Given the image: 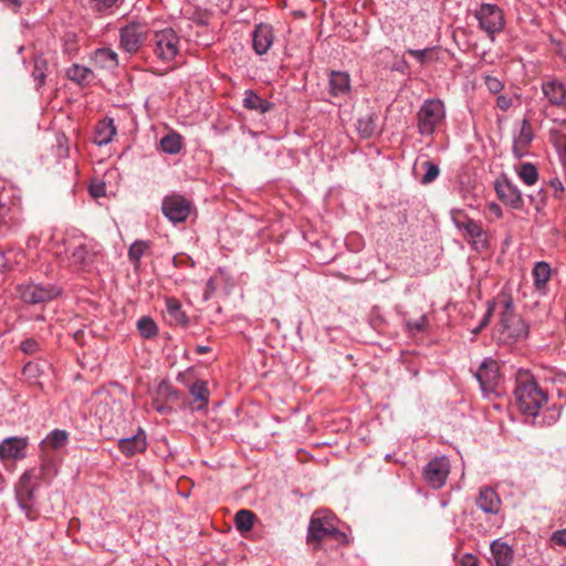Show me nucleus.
Listing matches in <instances>:
<instances>
[{
    "mask_svg": "<svg viewBox=\"0 0 566 566\" xmlns=\"http://www.w3.org/2000/svg\"><path fill=\"white\" fill-rule=\"evenodd\" d=\"M28 438L9 437L0 442V460L2 462L22 460L27 455Z\"/></svg>",
    "mask_w": 566,
    "mask_h": 566,
    "instance_id": "nucleus-13",
    "label": "nucleus"
},
{
    "mask_svg": "<svg viewBox=\"0 0 566 566\" xmlns=\"http://www.w3.org/2000/svg\"><path fill=\"white\" fill-rule=\"evenodd\" d=\"M1 1L4 2L7 6L12 7L14 9H18L21 6L20 0H1Z\"/></svg>",
    "mask_w": 566,
    "mask_h": 566,
    "instance_id": "nucleus-55",
    "label": "nucleus"
},
{
    "mask_svg": "<svg viewBox=\"0 0 566 566\" xmlns=\"http://www.w3.org/2000/svg\"><path fill=\"white\" fill-rule=\"evenodd\" d=\"M428 324H429V321H428V316L426 314L421 315L417 319L406 321V327L410 334H417V333L424 331L427 328Z\"/></svg>",
    "mask_w": 566,
    "mask_h": 566,
    "instance_id": "nucleus-43",
    "label": "nucleus"
},
{
    "mask_svg": "<svg viewBox=\"0 0 566 566\" xmlns=\"http://www.w3.org/2000/svg\"><path fill=\"white\" fill-rule=\"evenodd\" d=\"M495 191L499 197V199L510 206L513 209H522L524 206V200L522 197L521 190L517 188L516 185L511 182L507 179L504 180H497L495 182Z\"/></svg>",
    "mask_w": 566,
    "mask_h": 566,
    "instance_id": "nucleus-15",
    "label": "nucleus"
},
{
    "mask_svg": "<svg viewBox=\"0 0 566 566\" xmlns=\"http://www.w3.org/2000/svg\"><path fill=\"white\" fill-rule=\"evenodd\" d=\"M20 349L27 355H34L40 350V344L34 338H27L21 343Z\"/></svg>",
    "mask_w": 566,
    "mask_h": 566,
    "instance_id": "nucleus-46",
    "label": "nucleus"
},
{
    "mask_svg": "<svg viewBox=\"0 0 566 566\" xmlns=\"http://www.w3.org/2000/svg\"><path fill=\"white\" fill-rule=\"evenodd\" d=\"M492 313H493V305L490 304L484 317L481 321L480 326L474 331V333H478L480 329H482L489 323Z\"/></svg>",
    "mask_w": 566,
    "mask_h": 566,
    "instance_id": "nucleus-49",
    "label": "nucleus"
},
{
    "mask_svg": "<svg viewBox=\"0 0 566 566\" xmlns=\"http://www.w3.org/2000/svg\"><path fill=\"white\" fill-rule=\"evenodd\" d=\"M488 208L490 212L493 213L496 218H501L503 216L502 209L497 203L491 202L489 203Z\"/></svg>",
    "mask_w": 566,
    "mask_h": 566,
    "instance_id": "nucleus-50",
    "label": "nucleus"
},
{
    "mask_svg": "<svg viewBox=\"0 0 566 566\" xmlns=\"http://www.w3.org/2000/svg\"><path fill=\"white\" fill-rule=\"evenodd\" d=\"M146 448V433L142 428H139L134 436L118 440V449L126 457H133L135 454L143 453Z\"/></svg>",
    "mask_w": 566,
    "mask_h": 566,
    "instance_id": "nucleus-19",
    "label": "nucleus"
},
{
    "mask_svg": "<svg viewBox=\"0 0 566 566\" xmlns=\"http://www.w3.org/2000/svg\"><path fill=\"white\" fill-rule=\"evenodd\" d=\"M499 333L500 339L507 344L524 340L528 337L530 326L525 319L515 313L512 297H506L503 301Z\"/></svg>",
    "mask_w": 566,
    "mask_h": 566,
    "instance_id": "nucleus-2",
    "label": "nucleus"
},
{
    "mask_svg": "<svg viewBox=\"0 0 566 566\" xmlns=\"http://www.w3.org/2000/svg\"><path fill=\"white\" fill-rule=\"evenodd\" d=\"M534 138L532 125L527 118L521 123L520 130L514 134L513 138V154L516 158H522L525 155L526 148L530 146Z\"/></svg>",
    "mask_w": 566,
    "mask_h": 566,
    "instance_id": "nucleus-20",
    "label": "nucleus"
},
{
    "mask_svg": "<svg viewBox=\"0 0 566 566\" xmlns=\"http://www.w3.org/2000/svg\"><path fill=\"white\" fill-rule=\"evenodd\" d=\"M407 53L415 57L420 64L437 60L436 48H426L422 50L409 49Z\"/></svg>",
    "mask_w": 566,
    "mask_h": 566,
    "instance_id": "nucleus-38",
    "label": "nucleus"
},
{
    "mask_svg": "<svg viewBox=\"0 0 566 566\" xmlns=\"http://www.w3.org/2000/svg\"><path fill=\"white\" fill-rule=\"evenodd\" d=\"M166 314L170 324L187 325L188 317L181 308V304L176 298L166 300Z\"/></svg>",
    "mask_w": 566,
    "mask_h": 566,
    "instance_id": "nucleus-31",
    "label": "nucleus"
},
{
    "mask_svg": "<svg viewBox=\"0 0 566 566\" xmlns=\"http://www.w3.org/2000/svg\"><path fill=\"white\" fill-rule=\"evenodd\" d=\"M148 36L146 24L132 21L119 29V46L128 54L137 53Z\"/></svg>",
    "mask_w": 566,
    "mask_h": 566,
    "instance_id": "nucleus-8",
    "label": "nucleus"
},
{
    "mask_svg": "<svg viewBox=\"0 0 566 566\" xmlns=\"http://www.w3.org/2000/svg\"><path fill=\"white\" fill-rule=\"evenodd\" d=\"M147 249L148 244L145 241H136L130 245L128 250V256L129 260L135 264V266H138L139 261Z\"/></svg>",
    "mask_w": 566,
    "mask_h": 566,
    "instance_id": "nucleus-41",
    "label": "nucleus"
},
{
    "mask_svg": "<svg viewBox=\"0 0 566 566\" xmlns=\"http://www.w3.org/2000/svg\"><path fill=\"white\" fill-rule=\"evenodd\" d=\"M491 554L495 566H510L514 558L512 546L501 539H495L491 544Z\"/></svg>",
    "mask_w": 566,
    "mask_h": 566,
    "instance_id": "nucleus-22",
    "label": "nucleus"
},
{
    "mask_svg": "<svg viewBox=\"0 0 566 566\" xmlns=\"http://www.w3.org/2000/svg\"><path fill=\"white\" fill-rule=\"evenodd\" d=\"M91 193L94 197H101L104 193V185L91 187Z\"/></svg>",
    "mask_w": 566,
    "mask_h": 566,
    "instance_id": "nucleus-54",
    "label": "nucleus"
},
{
    "mask_svg": "<svg viewBox=\"0 0 566 566\" xmlns=\"http://www.w3.org/2000/svg\"><path fill=\"white\" fill-rule=\"evenodd\" d=\"M534 285L535 289L541 293L545 294V287L547 282L551 279V268L546 262H537L535 263L533 271Z\"/></svg>",
    "mask_w": 566,
    "mask_h": 566,
    "instance_id": "nucleus-30",
    "label": "nucleus"
},
{
    "mask_svg": "<svg viewBox=\"0 0 566 566\" xmlns=\"http://www.w3.org/2000/svg\"><path fill=\"white\" fill-rule=\"evenodd\" d=\"M179 35L171 28L155 32V55L164 62L172 61L179 53Z\"/></svg>",
    "mask_w": 566,
    "mask_h": 566,
    "instance_id": "nucleus-9",
    "label": "nucleus"
},
{
    "mask_svg": "<svg viewBox=\"0 0 566 566\" xmlns=\"http://www.w3.org/2000/svg\"><path fill=\"white\" fill-rule=\"evenodd\" d=\"M93 258L94 253L85 244H80L69 258L70 265L75 270H86L93 262Z\"/></svg>",
    "mask_w": 566,
    "mask_h": 566,
    "instance_id": "nucleus-27",
    "label": "nucleus"
},
{
    "mask_svg": "<svg viewBox=\"0 0 566 566\" xmlns=\"http://www.w3.org/2000/svg\"><path fill=\"white\" fill-rule=\"evenodd\" d=\"M548 315H549L548 308L546 306L542 307L539 310V313H538L537 317H536V323L544 322L548 317Z\"/></svg>",
    "mask_w": 566,
    "mask_h": 566,
    "instance_id": "nucleus-52",
    "label": "nucleus"
},
{
    "mask_svg": "<svg viewBox=\"0 0 566 566\" xmlns=\"http://www.w3.org/2000/svg\"><path fill=\"white\" fill-rule=\"evenodd\" d=\"M18 203L15 188L7 180L0 179V227L9 229L14 223Z\"/></svg>",
    "mask_w": 566,
    "mask_h": 566,
    "instance_id": "nucleus-10",
    "label": "nucleus"
},
{
    "mask_svg": "<svg viewBox=\"0 0 566 566\" xmlns=\"http://www.w3.org/2000/svg\"><path fill=\"white\" fill-rule=\"evenodd\" d=\"M475 504L485 514H497L502 502L493 488L484 485L479 490Z\"/></svg>",
    "mask_w": 566,
    "mask_h": 566,
    "instance_id": "nucleus-17",
    "label": "nucleus"
},
{
    "mask_svg": "<svg viewBox=\"0 0 566 566\" xmlns=\"http://www.w3.org/2000/svg\"><path fill=\"white\" fill-rule=\"evenodd\" d=\"M551 184H552V187L555 190V196L556 197H560V193L564 191V187H563L562 181L558 180V179H555V180H552Z\"/></svg>",
    "mask_w": 566,
    "mask_h": 566,
    "instance_id": "nucleus-51",
    "label": "nucleus"
},
{
    "mask_svg": "<svg viewBox=\"0 0 566 566\" xmlns=\"http://www.w3.org/2000/svg\"><path fill=\"white\" fill-rule=\"evenodd\" d=\"M378 117L375 112L368 111L365 115L358 117L356 123L357 133L361 138H370L380 132L377 123Z\"/></svg>",
    "mask_w": 566,
    "mask_h": 566,
    "instance_id": "nucleus-23",
    "label": "nucleus"
},
{
    "mask_svg": "<svg viewBox=\"0 0 566 566\" xmlns=\"http://www.w3.org/2000/svg\"><path fill=\"white\" fill-rule=\"evenodd\" d=\"M517 408L528 416H537L538 410L547 401V394L528 376L517 379L514 390Z\"/></svg>",
    "mask_w": 566,
    "mask_h": 566,
    "instance_id": "nucleus-1",
    "label": "nucleus"
},
{
    "mask_svg": "<svg viewBox=\"0 0 566 566\" xmlns=\"http://www.w3.org/2000/svg\"><path fill=\"white\" fill-rule=\"evenodd\" d=\"M483 78H484L485 86L493 94L500 93L503 90V87H504L503 82L500 78L495 77V76L484 75Z\"/></svg>",
    "mask_w": 566,
    "mask_h": 566,
    "instance_id": "nucleus-45",
    "label": "nucleus"
},
{
    "mask_svg": "<svg viewBox=\"0 0 566 566\" xmlns=\"http://www.w3.org/2000/svg\"><path fill=\"white\" fill-rule=\"evenodd\" d=\"M422 167L426 170V172L421 178V184L428 185L438 178L440 174V168L438 165L433 164L432 161L426 160L424 163H422Z\"/></svg>",
    "mask_w": 566,
    "mask_h": 566,
    "instance_id": "nucleus-42",
    "label": "nucleus"
},
{
    "mask_svg": "<svg viewBox=\"0 0 566 566\" xmlns=\"http://www.w3.org/2000/svg\"><path fill=\"white\" fill-rule=\"evenodd\" d=\"M460 566H476V560L472 555H467L461 560Z\"/></svg>",
    "mask_w": 566,
    "mask_h": 566,
    "instance_id": "nucleus-53",
    "label": "nucleus"
},
{
    "mask_svg": "<svg viewBox=\"0 0 566 566\" xmlns=\"http://www.w3.org/2000/svg\"><path fill=\"white\" fill-rule=\"evenodd\" d=\"M496 106L502 111H507L512 106V99L507 96L500 95L496 98Z\"/></svg>",
    "mask_w": 566,
    "mask_h": 566,
    "instance_id": "nucleus-48",
    "label": "nucleus"
},
{
    "mask_svg": "<svg viewBox=\"0 0 566 566\" xmlns=\"http://www.w3.org/2000/svg\"><path fill=\"white\" fill-rule=\"evenodd\" d=\"M90 74L91 70L88 67L78 64H73L67 70V77L78 84L85 82Z\"/></svg>",
    "mask_w": 566,
    "mask_h": 566,
    "instance_id": "nucleus-40",
    "label": "nucleus"
},
{
    "mask_svg": "<svg viewBox=\"0 0 566 566\" xmlns=\"http://www.w3.org/2000/svg\"><path fill=\"white\" fill-rule=\"evenodd\" d=\"M542 92L552 105L566 108V86L562 82L556 80L544 82Z\"/></svg>",
    "mask_w": 566,
    "mask_h": 566,
    "instance_id": "nucleus-21",
    "label": "nucleus"
},
{
    "mask_svg": "<svg viewBox=\"0 0 566 566\" xmlns=\"http://www.w3.org/2000/svg\"><path fill=\"white\" fill-rule=\"evenodd\" d=\"M455 227L462 230L464 234L472 241L475 249L488 248L486 234L481 224L472 219L463 217V219L453 217Z\"/></svg>",
    "mask_w": 566,
    "mask_h": 566,
    "instance_id": "nucleus-14",
    "label": "nucleus"
},
{
    "mask_svg": "<svg viewBox=\"0 0 566 566\" xmlns=\"http://www.w3.org/2000/svg\"><path fill=\"white\" fill-rule=\"evenodd\" d=\"M116 132L114 119L106 117L95 126L94 143L98 146L108 145L116 135Z\"/></svg>",
    "mask_w": 566,
    "mask_h": 566,
    "instance_id": "nucleus-24",
    "label": "nucleus"
},
{
    "mask_svg": "<svg viewBox=\"0 0 566 566\" xmlns=\"http://www.w3.org/2000/svg\"><path fill=\"white\" fill-rule=\"evenodd\" d=\"M274 41L273 28L266 23H260L253 31V50L258 55L265 54Z\"/></svg>",
    "mask_w": 566,
    "mask_h": 566,
    "instance_id": "nucleus-18",
    "label": "nucleus"
},
{
    "mask_svg": "<svg viewBox=\"0 0 566 566\" xmlns=\"http://www.w3.org/2000/svg\"><path fill=\"white\" fill-rule=\"evenodd\" d=\"M42 472L38 469H32L23 473L17 486V497L19 506L24 511L29 520H35L38 514L33 511L31 501L34 492L40 485Z\"/></svg>",
    "mask_w": 566,
    "mask_h": 566,
    "instance_id": "nucleus-5",
    "label": "nucleus"
},
{
    "mask_svg": "<svg viewBox=\"0 0 566 566\" xmlns=\"http://www.w3.org/2000/svg\"><path fill=\"white\" fill-rule=\"evenodd\" d=\"M446 119V106L439 98L426 99L417 113V129L423 136H431Z\"/></svg>",
    "mask_w": 566,
    "mask_h": 566,
    "instance_id": "nucleus-3",
    "label": "nucleus"
},
{
    "mask_svg": "<svg viewBox=\"0 0 566 566\" xmlns=\"http://www.w3.org/2000/svg\"><path fill=\"white\" fill-rule=\"evenodd\" d=\"M474 17L479 21V27L483 30L492 40L494 35L500 33L505 25L503 11L492 3H482L479 9L475 10Z\"/></svg>",
    "mask_w": 566,
    "mask_h": 566,
    "instance_id": "nucleus-6",
    "label": "nucleus"
},
{
    "mask_svg": "<svg viewBox=\"0 0 566 566\" xmlns=\"http://www.w3.org/2000/svg\"><path fill=\"white\" fill-rule=\"evenodd\" d=\"M499 376V366L493 359H485L475 373V378L484 392H491L495 389Z\"/></svg>",
    "mask_w": 566,
    "mask_h": 566,
    "instance_id": "nucleus-16",
    "label": "nucleus"
},
{
    "mask_svg": "<svg viewBox=\"0 0 566 566\" xmlns=\"http://www.w3.org/2000/svg\"><path fill=\"white\" fill-rule=\"evenodd\" d=\"M196 352L198 354H206V353L210 352V347H208V346H198Z\"/></svg>",
    "mask_w": 566,
    "mask_h": 566,
    "instance_id": "nucleus-56",
    "label": "nucleus"
},
{
    "mask_svg": "<svg viewBox=\"0 0 566 566\" xmlns=\"http://www.w3.org/2000/svg\"><path fill=\"white\" fill-rule=\"evenodd\" d=\"M93 62L101 69L113 71L118 66V54L109 48H101L95 50Z\"/></svg>",
    "mask_w": 566,
    "mask_h": 566,
    "instance_id": "nucleus-26",
    "label": "nucleus"
},
{
    "mask_svg": "<svg viewBox=\"0 0 566 566\" xmlns=\"http://www.w3.org/2000/svg\"><path fill=\"white\" fill-rule=\"evenodd\" d=\"M344 536L337 530L336 517L327 512L316 511L310 522L307 532V542L318 544L325 538H338Z\"/></svg>",
    "mask_w": 566,
    "mask_h": 566,
    "instance_id": "nucleus-4",
    "label": "nucleus"
},
{
    "mask_svg": "<svg viewBox=\"0 0 566 566\" xmlns=\"http://www.w3.org/2000/svg\"><path fill=\"white\" fill-rule=\"evenodd\" d=\"M552 541L558 545L566 546V528L554 532Z\"/></svg>",
    "mask_w": 566,
    "mask_h": 566,
    "instance_id": "nucleus-47",
    "label": "nucleus"
},
{
    "mask_svg": "<svg viewBox=\"0 0 566 566\" xmlns=\"http://www.w3.org/2000/svg\"><path fill=\"white\" fill-rule=\"evenodd\" d=\"M48 62L42 56H36L33 62L32 77L35 81V87L39 90L44 85L46 78Z\"/></svg>",
    "mask_w": 566,
    "mask_h": 566,
    "instance_id": "nucleus-35",
    "label": "nucleus"
},
{
    "mask_svg": "<svg viewBox=\"0 0 566 566\" xmlns=\"http://www.w3.org/2000/svg\"><path fill=\"white\" fill-rule=\"evenodd\" d=\"M18 293L20 298L28 304H44L48 303L61 294L57 286L51 283H25L18 286Z\"/></svg>",
    "mask_w": 566,
    "mask_h": 566,
    "instance_id": "nucleus-7",
    "label": "nucleus"
},
{
    "mask_svg": "<svg viewBox=\"0 0 566 566\" xmlns=\"http://www.w3.org/2000/svg\"><path fill=\"white\" fill-rule=\"evenodd\" d=\"M450 473V462L447 457H436L423 468V478L432 489L442 488Z\"/></svg>",
    "mask_w": 566,
    "mask_h": 566,
    "instance_id": "nucleus-12",
    "label": "nucleus"
},
{
    "mask_svg": "<svg viewBox=\"0 0 566 566\" xmlns=\"http://www.w3.org/2000/svg\"><path fill=\"white\" fill-rule=\"evenodd\" d=\"M189 392L193 397L195 402H198L193 410L201 411L205 410L209 402V389L207 387V382L203 380H197L189 387Z\"/></svg>",
    "mask_w": 566,
    "mask_h": 566,
    "instance_id": "nucleus-28",
    "label": "nucleus"
},
{
    "mask_svg": "<svg viewBox=\"0 0 566 566\" xmlns=\"http://www.w3.org/2000/svg\"><path fill=\"white\" fill-rule=\"evenodd\" d=\"M124 0H88L92 10L104 13L118 9Z\"/></svg>",
    "mask_w": 566,
    "mask_h": 566,
    "instance_id": "nucleus-36",
    "label": "nucleus"
},
{
    "mask_svg": "<svg viewBox=\"0 0 566 566\" xmlns=\"http://www.w3.org/2000/svg\"><path fill=\"white\" fill-rule=\"evenodd\" d=\"M243 106L250 111H256L261 114L269 112L273 104L262 97H260L254 91L248 90L244 92L242 102Z\"/></svg>",
    "mask_w": 566,
    "mask_h": 566,
    "instance_id": "nucleus-29",
    "label": "nucleus"
},
{
    "mask_svg": "<svg viewBox=\"0 0 566 566\" xmlns=\"http://www.w3.org/2000/svg\"><path fill=\"white\" fill-rule=\"evenodd\" d=\"M255 515L249 510H240L235 513L234 523L239 532H249L254 524Z\"/></svg>",
    "mask_w": 566,
    "mask_h": 566,
    "instance_id": "nucleus-34",
    "label": "nucleus"
},
{
    "mask_svg": "<svg viewBox=\"0 0 566 566\" xmlns=\"http://www.w3.org/2000/svg\"><path fill=\"white\" fill-rule=\"evenodd\" d=\"M518 176L527 186L534 185L538 179L537 169L531 163H524L521 165Z\"/></svg>",
    "mask_w": 566,
    "mask_h": 566,
    "instance_id": "nucleus-37",
    "label": "nucleus"
},
{
    "mask_svg": "<svg viewBox=\"0 0 566 566\" xmlns=\"http://www.w3.org/2000/svg\"><path fill=\"white\" fill-rule=\"evenodd\" d=\"M19 255H23V252L8 250L7 252L0 250V271L9 270L12 268V258H17Z\"/></svg>",
    "mask_w": 566,
    "mask_h": 566,
    "instance_id": "nucleus-44",
    "label": "nucleus"
},
{
    "mask_svg": "<svg viewBox=\"0 0 566 566\" xmlns=\"http://www.w3.org/2000/svg\"><path fill=\"white\" fill-rule=\"evenodd\" d=\"M160 147L164 153L176 155L181 150L182 143L181 136L177 133H171L164 136L160 140Z\"/></svg>",
    "mask_w": 566,
    "mask_h": 566,
    "instance_id": "nucleus-33",
    "label": "nucleus"
},
{
    "mask_svg": "<svg viewBox=\"0 0 566 566\" xmlns=\"http://www.w3.org/2000/svg\"><path fill=\"white\" fill-rule=\"evenodd\" d=\"M69 441V433L65 430L54 429L42 441L44 447H50L53 450H59L66 446Z\"/></svg>",
    "mask_w": 566,
    "mask_h": 566,
    "instance_id": "nucleus-32",
    "label": "nucleus"
},
{
    "mask_svg": "<svg viewBox=\"0 0 566 566\" xmlns=\"http://www.w3.org/2000/svg\"><path fill=\"white\" fill-rule=\"evenodd\" d=\"M137 328L144 338H151L157 334V326L148 316H143L138 319Z\"/></svg>",
    "mask_w": 566,
    "mask_h": 566,
    "instance_id": "nucleus-39",
    "label": "nucleus"
},
{
    "mask_svg": "<svg viewBox=\"0 0 566 566\" xmlns=\"http://www.w3.org/2000/svg\"><path fill=\"white\" fill-rule=\"evenodd\" d=\"M350 92V78L348 73L333 71L329 75V93L335 96H346Z\"/></svg>",
    "mask_w": 566,
    "mask_h": 566,
    "instance_id": "nucleus-25",
    "label": "nucleus"
},
{
    "mask_svg": "<svg viewBox=\"0 0 566 566\" xmlns=\"http://www.w3.org/2000/svg\"><path fill=\"white\" fill-rule=\"evenodd\" d=\"M33 369V365L31 363L27 364L23 368V373H31Z\"/></svg>",
    "mask_w": 566,
    "mask_h": 566,
    "instance_id": "nucleus-57",
    "label": "nucleus"
},
{
    "mask_svg": "<svg viewBox=\"0 0 566 566\" xmlns=\"http://www.w3.org/2000/svg\"><path fill=\"white\" fill-rule=\"evenodd\" d=\"M191 202L184 196L171 193L163 199L161 211L174 224L185 222L191 212Z\"/></svg>",
    "mask_w": 566,
    "mask_h": 566,
    "instance_id": "nucleus-11",
    "label": "nucleus"
},
{
    "mask_svg": "<svg viewBox=\"0 0 566 566\" xmlns=\"http://www.w3.org/2000/svg\"><path fill=\"white\" fill-rule=\"evenodd\" d=\"M157 410H158L159 412H163V411H164V407H158V408H157Z\"/></svg>",
    "mask_w": 566,
    "mask_h": 566,
    "instance_id": "nucleus-58",
    "label": "nucleus"
}]
</instances>
